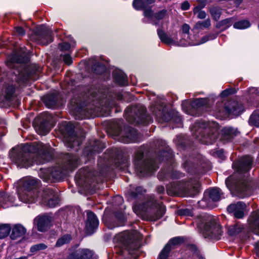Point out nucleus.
Returning <instances> with one entry per match:
<instances>
[{
  "instance_id": "17",
  "label": "nucleus",
  "mask_w": 259,
  "mask_h": 259,
  "mask_svg": "<svg viewBox=\"0 0 259 259\" xmlns=\"http://www.w3.org/2000/svg\"><path fill=\"white\" fill-rule=\"evenodd\" d=\"M151 111L155 115L157 119L160 122H168L170 119L175 120L178 123L181 122V118L178 114L176 115V118H172L171 114L167 112L165 106L163 105H159L155 104L154 107L151 108Z\"/></svg>"
},
{
  "instance_id": "33",
  "label": "nucleus",
  "mask_w": 259,
  "mask_h": 259,
  "mask_svg": "<svg viewBox=\"0 0 259 259\" xmlns=\"http://www.w3.org/2000/svg\"><path fill=\"white\" fill-rule=\"evenodd\" d=\"M173 157L172 154L169 149L160 150L157 157V160L162 161L164 160L171 161Z\"/></svg>"
},
{
  "instance_id": "20",
  "label": "nucleus",
  "mask_w": 259,
  "mask_h": 259,
  "mask_svg": "<svg viewBox=\"0 0 259 259\" xmlns=\"http://www.w3.org/2000/svg\"><path fill=\"white\" fill-rule=\"evenodd\" d=\"M93 174L87 169H80L76 176V178L83 183V185L88 190H93L95 188L94 184L95 178Z\"/></svg>"
},
{
  "instance_id": "50",
  "label": "nucleus",
  "mask_w": 259,
  "mask_h": 259,
  "mask_svg": "<svg viewBox=\"0 0 259 259\" xmlns=\"http://www.w3.org/2000/svg\"><path fill=\"white\" fill-rule=\"evenodd\" d=\"M209 40L208 36L205 35L202 37L200 41H194L192 39H190L188 41V45L196 46L205 43Z\"/></svg>"
},
{
  "instance_id": "63",
  "label": "nucleus",
  "mask_w": 259,
  "mask_h": 259,
  "mask_svg": "<svg viewBox=\"0 0 259 259\" xmlns=\"http://www.w3.org/2000/svg\"><path fill=\"white\" fill-rule=\"evenodd\" d=\"M181 174L176 171H172L171 177L173 179H178L181 177Z\"/></svg>"
},
{
  "instance_id": "32",
  "label": "nucleus",
  "mask_w": 259,
  "mask_h": 259,
  "mask_svg": "<svg viewBox=\"0 0 259 259\" xmlns=\"http://www.w3.org/2000/svg\"><path fill=\"white\" fill-rule=\"evenodd\" d=\"M157 31L158 36L162 42L168 45L174 43V40L169 37L164 30L160 28H158Z\"/></svg>"
},
{
  "instance_id": "37",
  "label": "nucleus",
  "mask_w": 259,
  "mask_h": 259,
  "mask_svg": "<svg viewBox=\"0 0 259 259\" xmlns=\"http://www.w3.org/2000/svg\"><path fill=\"white\" fill-rule=\"evenodd\" d=\"M211 16L215 21H218L222 14V9L218 7H212L209 9Z\"/></svg>"
},
{
  "instance_id": "13",
  "label": "nucleus",
  "mask_w": 259,
  "mask_h": 259,
  "mask_svg": "<svg viewBox=\"0 0 259 259\" xmlns=\"http://www.w3.org/2000/svg\"><path fill=\"white\" fill-rule=\"evenodd\" d=\"M223 193L218 188H213L207 190L204 193V198L198 202L199 206L202 208L210 207L211 202H217L222 198Z\"/></svg>"
},
{
  "instance_id": "2",
  "label": "nucleus",
  "mask_w": 259,
  "mask_h": 259,
  "mask_svg": "<svg viewBox=\"0 0 259 259\" xmlns=\"http://www.w3.org/2000/svg\"><path fill=\"white\" fill-rule=\"evenodd\" d=\"M11 153L12 160L18 166L27 167L33 165L34 161L39 162V158L44 161L50 160L53 152L49 145L40 142H33L14 148Z\"/></svg>"
},
{
  "instance_id": "58",
  "label": "nucleus",
  "mask_w": 259,
  "mask_h": 259,
  "mask_svg": "<svg viewBox=\"0 0 259 259\" xmlns=\"http://www.w3.org/2000/svg\"><path fill=\"white\" fill-rule=\"evenodd\" d=\"M63 60L68 65H70L72 63V58L68 54H66L64 56Z\"/></svg>"
},
{
  "instance_id": "53",
  "label": "nucleus",
  "mask_w": 259,
  "mask_h": 259,
  "mask_svg": "<svg viewBox=\"0 0 259 259\" xmlns=\"http://www.w3.org/2000/svg\"><path fill=\"white\" fill-rule=\"evenodd\" d=\"M60 200L57 196H54L52 198H50L48 200L47 202V205L50 207H56L59 203Z\"/></svg>"
},
{
  "instance_id": "38",
  "label": "nucleus",
  "mask_w": 259,
  "mask_h": 259,
  "mask_svg": "<svg viewBox=\"0 0 259 259\" xmlns=\"http://www.w3.org/2000/svg\"><path fill=\"white\" fill-rule=\"evenodd\" d=\"M249 123L250 125L259 127V110L254 111L250 116Z\"/></svg>"
},
{
  "instance_id": "36",
  "label": "nucleus",
  "mask_w": 259,
  "mask_h": 259,
  "mask_svg": "<svg viewBox=\"0 0 259 259\" xmlns=\"http://www.w3.org/2000/svg\"><path fill=\"white\" fill-rule=\"evenodd\" d=\"M211 25V22L209 18L204 21H198L195 25L194 29L203 30L209 28Z\"/></svg>"
},
{
  "instance_id": "31",
  "label": "nucleus",
  "mask_w": 259,
  "mask_h": 259,
  "mask_svg": "<svg viewBox=\"0 0 259 259\" xmlns=\"http://www.w3.org/2000/svg\"><path fill=\"white\" fill-rule=\"evenodd\" d=\"M25 228L21 225H16L12 229L10 237L12 239L15 240L18 237L23 236L26 233Z\"/></svg>"
},
{
  "instance_id": "27",
  "label": "nucleus",
  "mask_w": 259,
  "mask_h": 259,
  "mask_svg": "<svg viewBox=\"0 0 259 259\" xmlns=\"http://www.w3.org/2000/svg\"><path fill=\"white\" fill-rule=\"evenodd\" d=\"M145 190L141 187H138L135 189L130 190L127 193V200L129 201L143 199Z\"/></svg>"
},
{
  "instance_id": "55",
  "label": "nucleus",
  "mask_w": 259,
  "mask_h": 259,
  "mask_svg": "<svg viewBox=\"0 0 259 259\" xmlns=\"http://www.w3.org/2000/svg\"><path fill=\"white\" fill-rule=\"evenodd\" d=\"M80 248L70 253L67 259H81Z\"/></svg>"
},
{
  "instance_id": "57",
  "label": "nucleus",
  "mask_w": 259,
  "mask_h": 259,
  "mask_svg": "<svg viewBox=\"0 0 259 259\" xmlns=\"http://www.w3.org/2000/svg\"><path fill=\"white\" fill-rule=\"evenodd\" d=\"M257 218L254 222V232L259 236V211L257 213Z\"/></svg>"
},
{
  "instance_id": "47",
  "label": "nucleus",
  "mask_w": 259,
  "mask_h": 259,
  "mask_svg": "<svg viewBox=\"0 0 259 259\" xmlns=\"http://www.w3.org/2000/svg\"><path fill=\"white\" fill-rule=\"evenodd\" d=\"M171 247H168V245H165L164 247L160 252L158 259H167Z\"/></svg>"
},
{
  "instance_id": "5",
  "label": "nucleus",
  "mask_w": 259,
  "mask_h": 259,
  "mask_svg": "<svg viewBox=\"0 0 259 259\" xmlns=\"http://www.w3.org/2000/svg\"><path fill=\"white\" fill-rule=\"evenodd\" d=\"M134 211L144 220L156 221L161 218L164 214L165 208L162 202H157L153 197H151L149 200L142 205L134 204Z\"/></svg>"
},
{
  "instance_id": "23",
  "label": "nucleus",
  "mask_w": 259,
  "mask_h": 259,
  "mask_svg": "<svg viewBox=\"0 0 259 259\" xmlns=\"http://www.w3.org/2000/svg\"><path fill=\"white\" fill-rule=\"evenodd\" d=\"M99 221L95 214L90 211H87V221L86 223V232L88 234H92L98 227Z\"/></svg>"
},
{
  "instance_id": "7",
  "label": "nucleus",
  "mask_w": 259,
  "mask_h": 259,
  "mask_svg": "<svg viewBox=\"0 0 259 259\" xmlns=\"http://www.w3.org/2000/svg\"><path fill=\"white\" fill-rule=\"evenodd\" d=\"M38 185L39 181L33 177L22 179L17 190L19 200L24 203L34 202L37 197L36 189Z\"/></svg>"
},
{
  "instance_id": "43",
  "label": "nucleus",
  "mask_w": 259,
  "mask_h": 259,
  "mask_svg": "<svg viewBox=\"0 0 259 259\" xmlns=\"http://www.w3.org/2000/svg\"><path fill=\"white\" fill-rule=\"evenodd\" d=\"M250 26L249 21L247 20H241L234 24L233 26L237 29H245Z\"/></svg>"
},
{
  "instance_id": "48",
  "label": "nucleus",
  "mask_w": 259,
  "mask_h": 259,
  "mask_svg": "<svg viewBox=\"0 0 259 259\" xmlns=\"http://www.w3.org/2000/svg\"><path fill=\"white\" fill-rule=\"evenodd\" d=\"M133 5L134 8L138 10L144 9L146 6L144 0H134Z\"/></svg>"
},
{
  "instance_id": "16",
  "label": "nucleus",
  "mask_w": 259,
  "mask_h": 259,
  "mask_svg": "<svg viewBox=\"0 0 259 259\" xmlns=\"http://www.w3.org/2000/svg\"><path fill=\"white\" fill-rule=\"evenodd\" d=\"M207 102L208 100L206 98H198L194 100L190 105H188L187 102L184 101L182 106L183 110L187 114L192 116H199L200 109L206 105Z\"/></svg>"
},
{
  "instance_id": "62",
  "label": "nucleus",
  "mask_w": 259,
  "mask_h": 259,
  "mask_svg": "<svg viewBox=\"0 0 259 259\" xmlns=\"http://www.w3.org/2000/svg\"><path fill=\"white\" fill-rule=\"evenodd\" d=\"M190 8V4L188 2H185L182 4L181 8L183 10H187Z\"/></svg>"
},
{
  "instance_id": "3",
  "label": "nucleus",
  "mask_w": 259,
  "mask_h": 259,
  "mask_svg": "<svg viewBox=\"0 0 259 259\" xmlns=\"http://www.w3.org/2000/svg\"><path fill=\"white\" fill-rule=\"evenodd\" d=\"M252 158L249 156H245L238 161L233 164V166L237 170V172L229 177L226 180L227 188L234 195L240 198L249 196L252 190L248 182L243 177L251 168Z\"/></svg>"
},
{
  "instance_id": "19",
  "label": "nucleus",
  "mask_w": 259,
  "mask_h": 259,
  "mask_svg": "<svg viewBox=\"0 0 259 259\" xmlns=\"http://www.w3.org/2000/svg\"><path fill=\"white\" fill-rule=\"evenodd\" d=\"M36 41L42 45H47L53 41L52 31L45 25H40L36 28Z\"/></svg>"
},
{
  "instance_id": "1",
  "label": "nucleus",
  "mask_w": 259,
  "mask_h": 259,
  "mask_svg": "<svg viewBox=\"0 0 259 259\" xmlns=\"http://www.w3.org/2000/svg\"><path fill=\"white\" fill-rule=\"evenodd\" d=\"M87 90L81 86L73 91L74 97L71 99L69 108L76 118L108 115L110 109L115 105L114 102H108L105 95L97 94L96 91L82 94Z\"/></svg>"
},
{
  "instance_id": "60",
  "label": "nucleus",
  "mask_w": 259,
  "mask_h": 259,
  "mask_svg": "<svg viewBox=\"0 0 259 259\" xmlns=\"http://www.w3.org/2000/svg\"><path fill=\"white\" fill-rule=\"evenodd\" d=\"M114 202L117 204V205H119L121 204L123 202V198L120 196H116L114 198Z\"/></svg>"
},
{
  "instance_id": "51",
  "label": "nucleus",
  "mask_w": 259,
  "mask_h": 259,
  "mask_svg": "<svg viewBox=\"0 0 259 259\" xmlns=\"http://www.w3.org/2000/svg\"><path fill=\"white\" fill-rule=\"evenodd\" d=\"M75 44V42L73 39H71L70 40V42L68 43L67 42H64L60 44V47L61 49L63 51H67L70 49L71 47H74Z\"/></svg>"
},
{
  "instance_id": "22",
  "label": "nucleus",
  "mask_w": 259,
  "mask_h": 259,
  "mask_svg": "<svg viewBox=\"0 0 259 259\" xmlns=\"http://www.w3.org/2000/svg\"><path fill=\"white\" fill-rule=\"evenodd\" d=\"M39 118L41 121L37 130L38 132L41 135H45L50 132L49 122L52 119V116L48 113L44 112L40 115Z\"/></svg>"
},
{
  "instance_id": "56",
  "label": "nucleus",
  "mask_w": 259,
  "mask_h": 259,
  "mask_svg": "<svg viewBox=\"0 0 259 259\" xmlns=\"http://www.w3.org/2000/svg\"><path fill=\"white\" fill-rule=\"evenodd\" d=\"M178 213L181 216H192L193 212L189 209H181L178 210Z\"/></svg>"
},
{
  "instance_id": "61",
  "label": "nucleus",
  "mask_w": 259,
  "mask_h": 259,
  "mask_svg": "<svg viewBox=\"0 0 259 259\" xmlns=\"http://www.w3.org/2000/svg\"><path fill=\"white\" fill-rule=\"evenodd\" d=\"M15 29L18 34L20 36H23L25 34V30L21 27H17Z\"/></svg>"
},
{
  "instance_id": "8",
  "label": "nucleus",
  "mask_w": 259,
  "mask_h": 259,
  "mask_svg": "<svg viewBox=\"0 0 259 259\" xmlns=\"http://www.w3.org/2000/svg\"><path fill=\"white\" fill-rule=\"evenodd\" d=\"M196 222L198 227L203 228L202 233L204 238L216 240L220 239L222 229L212 216L208 214L201 215L197 219Z\"/></svg>"
},
{
  "instance_id": "24",
  "label": "nucleus",
  "mask_w": 259,
  "mask_h": 259,
  "mask_svg": "<svg viewBox=\"0 0 259 259\" xmlns=\"http://www.w3.org/2000/svg\"><path fill=\"white\" fill-rule=\"evenodd\" d=\"M34 221L36 224L37 230L40 232H44L47 229L50 225L52 221V218L49 215L44 214L36 217Z\"/></svg>"
},
{
  "instance_id": "9",
  "label": "nucleus",
  "mask_w": 259,
  "mask_h": 259,
  "mask_svg": "<svg viewBox=\"0 0 259 259\" xmlns=\"http://www.w3.org/2000/svg\"><path fill=\"white\" fill-rule=\"evenodd\" d=\"M145 150L142 147L138 148L134 156V164L140 176L150 175L159 167L158 164L152 159H144Z\"/></svg>"
},
{
  "instance_id": "49",
  "label": "nucleus",
  "mask_w": 259,
  "mask_h": 259,
  "mask_svg": "<svg viewBox=\"0 0 259 259\" xmlns=\"http://www.w3.org/2000/svg\"><path fill=\"white\" fill-rule=\"evenodd\" d=\"M202 8H194L193 9L194 14L197 15V18L200 19H205L206 16V13L205 11H202Z\"/></svg>"
},
{
  "instance_id": "59",
  "label": "nucleus",
  "mask_w": 259,
  "mask_h": 259,
  "mask_svg": "<svg viewBox=\"0 0 259 259\" xmlns=\"http://www.w3.org/2000/svg\"><path fill=\"white\" fill-rule=\"evenodd\" d=\"M198 4L195 8H203L206 6L207 0H197Z\"/></svg>"
},
{
  "instance_id": "35",
  "label": "nucleus",
  "mask_w": 259,
  "mask_h": 259,
  "mask_svg": "<svg viewBox=\"0 0 259 259\" xmlns=\"http://www.w3.org/2000/svg\"><path fill=\"white\" fill-rule=\"evenodd\" d=\"M233 22L234 19L233 18H227L218 22L216 25V27L225 30L229 27Z\"/></svg>"
},
{
  "instance_id": "25",
  "label": "nucleus",
  "mask_w": 259,
  "mask_h": 259,
  "mask_svg": "<svg viewBox=\"0 0 259 259\" xmlns=\"http://www.w3.org/2000/svg\"><path fill=\"white\" fill-rule=\"evenodd\" d=\"M90 145L84 150V153L89 152L87 154L89 157H91L93 154L101 152L105 148L104 144L99 140H95L90 143Z\"/></svg>"
},
{
  "instance_id": "4",
  "label": "nucleus",
  "mask_w": 259,
  "mask_h": 259,
  "mask_svg": "<svg viewBox=\"0 0 259 259\" xmlns=\"http://www.w3.org/2000/svg\"><path fill=\"white\" fill-rule=\"evenodd\" d=\"M79 159L76 155L67 154L63 160V166L59 164L48 169H40L38 175L46 182H56L62 180L66 174L67 170H72L76 168Z\"/></svg>"
},
{
  "instance_id": "15",
  "label": "nucleus",
  "mask_w": 259,
  "mask_h": 259,
  "mask_svg": "<svg viewBox=\"0 0 259 259\" xmlns=\"http://www.w3.org/2000/svg\"><path fill=\"white\" fill-rule=\"evenodd\" d=\"M242 106L235 101H230L225 105L221 103L216 109L220 116L227 114L238 115L242 112Z\"/></svg>"
},
{
  "instance_id": "29",
  "label": "nucleus",
  "mask_w": 259,
  "mask_h": 259,
  "mask_svg": "<svg viewBox=\"0 0 259 259\" xmlns=\"http://www.w3.org/2000/svg\"><path fill=\"white\" fill-rule=\"evenodd\" d=\"M114 81L120 85H125L127 83L126 75L120 70H115L113 72Z\"/></svg>"
},
{
  "instance_id": "21",
  "label": "nucleus",
  "mask_w": 259,
  "mask_h": 259,
  "mask_svg": "<svg viewBox=\"0 0 259 259\" xmlns=\"http://www.w3.org/2000/svg\"><path fill=\"white\" fill-rule=\"evenodd\" d=\"M246 206L245 203L239 201L229 205L227 207V211L230 213H233L235 218L242 219L244 217Z\"/></svg>"
},
{
  "instance_id": "44",
  "label": "nucleus",
  "mask_w": 259,
  "mask_h": 259,
  "mask_svg": "<svg viewBox=\"0 0 259 259\" xmlns=\"http://www.w3.org/2000/svg\"><path fill=\"white\" fill-rule=\"evenodd\" d=\"M183 242V239L180 237H175L171 239L166 244L168 247H171V250L175 248V246L179 245Z\"/></svg>"
},
{
  "instance_id": "11",
  "label": "nucleus",
  "mask_w": 259,
  "mask_h": 259,
  "mask_svg": "<svg viewBox=\"0 0 259 259\" xmlns=\"http://www.w3.org/2000/svg\"><path fill=\"white\" fill-rule=\"evenodd\" d=\"M199 183L196 179L184 182H174L167 186V189L169 194L177 195L180 193L194 195L198 192Z\"/></svg>"
},
{
  "instance_id": "46",
  "label": "nucleus",
  "mask_w": 259,
  "mask_h": 259,
  "mask_svg": "<svg viewBox=\"0 0 259 259\" xmlns=\"http://www.w3.org/2000/svg\"><path fill=\"white\" fill-rule=\"evenodd\" d=\"M92 69L97 74H101L104 72L106 69L104 65L99 62L95 64L92 67Z\"/></svg>"
},
{
  "instance_id": "42",
  "label": "nucleus",
  "mask_w": 259,
  "mask_h": 259,
  "mask_svg": "<svg viewBox=\"0 0 259 259\" xmlns=\"http://www.w3.org/2000/svg\"><path fill=\"white\" fill-rule=\"evenodd\" d=\"M0 197L2 198L1 201H3L4 204H12L15 200V197L13 196L4 193L0 194Z\"/></svg>"
},
{
  "instance_id": "64",
  "label": "nucleus",
  "mask_w": 259,
  "mask_h": 259,
  "mask_svg": "<svg viewBox=\"0 0 259 259\" xmlns=\"http://www.w3.org/2000/svg\"><path fill=\"white\" fill-rule=\"evenodd\" d=\"M230 93V92L229 90H225L224 91H223L221 93V96L222 97H226L228 95H229V94Z\"/></svg>"
},
{
  "instance_id": "14",
  "label": "nucleus",
  "mask_w": 259,
  "mask_h": 259,
  "mask_svg": "<svg viewBox=\"0 0 259 259\" xmlns=\"http://www.w3.org/2000/svg\"><path fill=\"white\" fill-rule=\"evenodd\" d=\"M115 135L119 141L124 143L139 141L137 131L130 126H126L123 130H118L115 131Z\"/></svg>"
},
{
  "instance_id": "28",
  "label": "nucleus",
  "mask_w": 259,
  "mask_h": 259,
  "mask_svg": "<svg viewBox=\"0 0 259 259\" xmlns=\"http://www.w3.org/2000/svg\"><path fill=\"white\" fill-rule=\"evenodd\" d=\"M237 133L238 131L231 127H225L221 130V140L224 142H227L236 136Z\"/></svg>"
},
{
  "instance_id": "41",
  "label": "nucleus",
  "mask_w": 259,
  "mask_h": 259,
  "mask_svg": "<svg viewBox=\"0 0 259 259\" xmlns=\"http://www.w3.org/2000/svg\"><path fill=\"white\" fill-rule=\"evenodd\" d=\"M72 239L71 236L69 234L65 235L59 238L56 243V247H60L70 242Z\"/></svg>"
},
{
  "instance_id": "26",
  "label": "nucleus",
  "mask_w": 259,
  "mask_h": 259,
  "mask_svg": "<svg viewBox=\"0 0 259 259\" xmlns=\"http://www.w3.org/2000/svg\"><path fill=\"white\" fill-rule=\"evenodd\" d=\"M59 95L52 94L44 96L42 98L43 102L45 105L50 108H56L59 104Z\"/></svg>"
},
{
  "instance_id": "34",
  "label": "nucleus",
  "mask_w": 259,
  "mask_h": 259,
  "mask_svg": "<svg viewBox=\"0 0 259 259\" xmlns=\"http://www.w3.org/2000/svg\"><path fill=\"white\" fill-rule=\"evenodd\" d=\"M244 228L243 226L237 223L233 226H231L228 229V233L230 236H236L242 231Z\"/></svg>"
},
{
  "instance_id": "39",
  "label": "nucleus",
  "mask_w": 259,
  "mask_h": 259,
  "mask_svg": "<svg viewBox=\"0 0 259 259\" xmlns=\"http://www.w3.org/2000/svg\"><path fill=\"white\" fill-rule=\"evenodd\" d=\"M80 251L81 259H97L93 251L88 249L80 248Z\"/></svg>"
},
{
  "instance_id": "40",
  "label": "nucleus",
  "mask_w": 259,
  "mask_h": 259,
  "mask_svg": "<svg viewBox=\"0 0 259 259\" xmlns=\"http://www.w3.org/2000/svg\"><path fill=\"white\" fill-rule=\"evenodd\" d=\"M11 228L9 224L0 225V239L4 238L9 234Z\"/></svg>"
},
{
  "instance_id": "52",
  "label": "nucleus",
  "mask_w": 259,
  "mask_h": 259,
  "mask_svg": "<svg viewBox=\"0 0 259 259\" xmlns=\"http://www.w3.org/2000/svg\"><path fill=\"white\" fill-rule=\"evenodd\" d=\"M47 246L44 243H39L33 245L30 248V251L32 252H35L39 250H44L46 249Z\"/></svg>"
},
{
  "instance_id": "45",
  "label": "nucleus",
  "mask_w": 259,
  "mask_h": 259,
  "mask_svg": "<svg viewBox=\"0 0 259 259\" xmlns=\"http://www.w3.org/2000/svg\"><path fill=\"white\" fill-rule=\"evenodd\" d=\"M15 91V88L13 85H8L5 91V98L7 100H10Z\"/></svg>"
},
{
  "instance_id": "18",
  "label": "nucleus",
  "mask_w": 259,
  "mask_h": 259,
  "mask_svg": "<svg viewBox=\"0 0 259 259\" xmlns=\"http://www.w3.org/2000/svg\"><path fill=\"white\" fill-rule=\"evenodd\" d=\"M143 15L145 18L150 19V22L154 25H158L160 20L168 18V12L165 9L153 12L151 8L146 9Z\"/></svg>"
},
{
  "instance_id": "6",
  "label": "nucleus",
  "mask_w": 259,
  "mask_h": 259,
  "mask_svg": "<svg viewBox=\"0 0 259 259\" xmlns=\"http://www.w3.org/2000/svg\"><path fill=\"white\" fill-rule=\"evenodd\" d=\"M218 124L214 122L198 121L192 126V134L202 142L211 143L218 138Z\"/></svg>"
},
{
  "instance_id": "10",
  "label": "nucleus",
  "mask_w": 259,
  "mask_h": 259,
  "mask_svg": "<svg viewBox=\"0 0 259 259\" xmlns=\"http://www.w3.org/2000/svg\"><path fill=\"white\" fill-rule=\"evenodd\" d=\"M124 114L127 121L132 123L146 124L151 121V116L146 114V108L141 105L127 108Z\"/></svg>"
},
{
  "instance_id": "30",
  "label": "nucleus",
  "mask_w": 259,
  "mask_h": 259,
  "mask_svg": "<svg viewBox=\"0 0 259 259\" xmlns=\"http://www.w3.org/2000/svg\"><path fill=\"white\" fill-rule=\"evenodd\" d=\"M28 57L27 55L23 53L21 54H14L10 59L9 62H8L7 65L10 67H11V64L13 63H23L27 62Z\"/></svg>"
},
{
  "instance_id": "12",
  "label": "nucleus",
  "mask_w": 259,
  "mask_h": 259,
  "mask_svg": "<svg viewBox=\"0 0 259 259\" xmlns=\"http://www.w3.org/2000/svg\"><path fill=\"white\" fill-rule=\"evenodd\" d=\"M64 134V142L66 147L69 148H75V150L79 149V146L82 141V137H78L74 133V127L72 124L68 122L66 123Z\"/></svg>"
},
{
  "instance_id": "54",
  "label": "nucleus",
  "mask_w": 259,
  "mask_h": 259,
  "mask_svg": "<svg viewBox=\"0 0 259 259\" xmlns=\"http://www.w3.org/2000/svg\"><path fill=\"white\" fill-rule=\"evenodd\" d=\"M182 29L183 33L184 35H187V44L188 45V41L190 40V39H191L190 37V36H189V31H190V26L188 24H184L182 26ZM184 36L185 37L186 36L184 35Z\"/></svg>"
}]
</instances>
